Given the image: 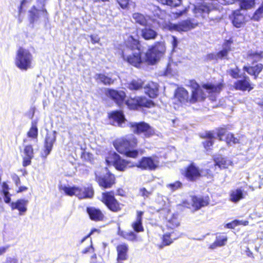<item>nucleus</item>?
Masks as SVG:
<instances>
[{
  "label": "nucleus",
  "mask_w": 263,
  "mask_h": 263,
  "mask_svg": "<svg viewBox=\"0 0 263 263\" xmlns=\"http://www.w3.org/2000/svg\"><path fill=\"white\" fill-rule=\"evenodd\" d=\"M100 201L111 212H121L124 205L116 198L114 191H107L101 193Z\"/></svg>",
  "instance_id": "obj_8"
},
{
  "label": "nucleus",
  "mask_w": 263,
  "mask_h": 263,
  "mask_svg": "<svg viewBox=\"0 0 263 263\" xmlns=\"http://www.w3.org/2000/svg\"><path fill=\"white\" fill-rule=\"evenodd\" d=\"M249 224V221L248 220H239L238 219H235L228 223L225 226V227L228 229H233L236 227L238 226H246Z\"/></svg>",
  "instance_id": "obj_44"
},
{
  "label": "nucleus",
  "mask_w": 263,
  "mask_h": 263,
  "mask_svg": "<svg viewBox=\"0 0 263 263\" xmlns=\"http://www.w3.org/2000/svg\"><path fill=\"white\" fill-rule=\"evenodd\" d=\"M199 137L202 139H206L202 142V144L205 151H211L214 144L215 136L213 131H206L204 133L200 134Z\"/></svg>",
  "instance_id": "obj_22"
},
{
  "label": "nucleus",
  "mask_w": 263,
  "mask_h": 263,
  "mask_svg": "<svg viewBox=\"0 0 263 263\" xmlns=\"http://www.w3.org/2000/svg\"><path fill=\"white\" fill-rule=\"evenodd\" d=\"M132 17L133 19L135 20L136 23L145 27L148 25V16H145L144 15L140 13L135 12L133 14Z\"/></svg>",
  "instance_id": "obj_37"
},
{
  "label": "nucleus",
  "mask_w": 263,
  "mask_h": 263,
  "mask_svg": "<svg viewBox=\"0 0 263 263\" xmlns=\"http://www.w3.org/2000/svg\"><path fill=\"white\" fill-rule=\"evenodd\" d=\"M198 25V23L194 19L187 18L177 24H170L167 25V28L171 31L187 32L195 28Z\"/></svg>",
  "instance_id": "obj_11"
},
{
  "label": "nucleus",
  "mask_w": 263,
  "mask_h": 263,
  "mask_svg": "<svg viewBox=\"0 0 263 263\" xmlns=\"http://www.w3.org/2000/svg\"><path fill=\"white\" fill-rule=\"evenodd\" d=\"M240 69L238 67H236L235 68L230 69L229 71V73L230 76L233 78L237 79L240 77L239 75Z\"/></svg>",
  "instance_id": "obj_49"
},
{
  "label": "nucleus",
  "mask_w": 263,
  "mask_h": 263,
  "mask_svg": "<svg viewBox=\"0 0 263 263\" xmlns=\"http://www.w3.org/2000/svg\"><path fill=\"white\" fill-rule=\"evenodd\" d=\"M195 87L192 89L190 97L188 91L183 87H179L175 90L174 99L178 104L181 105L193 104L197 102H203L206 98V94L196 82Z\"/></svg>",
  "instance_id": "obj_5"
},
{
  "label": "nucleus",
  "mask_w": 263,
  "mask_h": 263,
  "mask_svg": "<svg viewBox=\"0 0 263 263\" xmlns=\"http://www.w3.org/2000/svg\"><path fill=\"white\" fill-rule=\"evenodd\" d=\"M125 239L128 241H135L137 240V235L133 231L127 232L126 234V237L125 238Z\"/></svg>",
  "instance_id": "obj_52"
},
{
  "label": "nucleus",
  "mask_w": 263,
  "mask_h": 263,
  "mask_svg": "<svg viewBox=\"0 0 263 263\" xmlns=\"http://www.w3.org/2000/svg\"><path fill=\"white\" fill-rule=\"evenodd\" d=\"M229 18L233 25L237 28L243 27L247 21L245 16L240 12V9L234 10L229 15Z\"/></svg>",
  "instance_id": "obj_18"
},
{
  "label": "nucleus",
  "mask_w": 263,
  "mask_h": 263,
  "mask_svg": "<svg viewBox=\"0 0 263 263\" xmlns=\"http://www.w3.org/2000/svg\"><path fill=\"white\" fill-rule=\"evenodd\" d=\"M233 87L237 90L249 92L253 89L254 85L251 83L248 76H245L242 79L236 81L234 83Z\"/></svg>",
  "instance_id": "obj_17"
},
{
  "label": "nucleus",
  "mask_w": 263,
  "mask_h": 263,
  "mask_svg": "<svg viewBox=\"0 0 263 263\" xmlns=\"http://www.w3.org/2000/svg\"><path fill=\"white\" fill-rule=\"evenodd\" d=\"M252 6L251 3L247 0H242L240 3V9H247Z\"/></svg>",
  "instance_id": "obj_51"
},
{
  "label": "nucleus",
  "mask_w": 263,
  "mask_h": 263,
  "mask_svg": "<svg viewBox=\"0 0 263 263\" xmlns=\"http://www.w3.org/2000/svg\"><path fill=\"white\" fill-rule=\"evenodd\" d=\"M115 50V54L124 62L137 68H140L145 61L149 65H154L160 58L151 48L146 52L145 59L141 42L132 35H129L123 43L119 44Z\"/></svg>",
  "instance_id": "obj_1"
},
{
  "label": "nucleus",
  "mask_w": 263,
  "mask_h": 263,
  "mask_svg": "<svg viewBox=\"0 0 263 263\" xmlns=\"http://www.w3.org/2000/svg\"><path fill=\"white\" fill-rule=\"evenodd\" d=\"M55 141L56 136L55 134L47 133L46 135L44 142V148L41 154L42 158L45 159L50 154L53 148V144Z\"/></svg>",
  "instance_id": "obj_15"
},
{
  "label": "nucleus",
  "mask_w": 263,
  "mask_h": 263,
  "mask_svg": "<svg viewBox=\"0 0 263 263\" xmlns=\"http://www.w3.org/2000/svg\"><path fill=\"white\" fill-rule=\"evenodd\" d=\"M108 118L117 122L119 125H122L126 120L122 110H114L108 114Z\"/></svg>",
  "instance_id": "obj_29"
},
{
  "label": "nucleus",
  "mask_w": 263,
  "mask_h": 263,
  "mask_svg": "<svg viewBox=\"0 0 263 263\" xmlns=\"http://www.w3.org/2000/svg\"><path fill=\"white\" fill-rule=\"evenodd\" d=\"M242 69L249 75L253 76L254 79L256 80L263 70V64L258 63L254 66H243Z\"/></svg>",
  "instance_id": "obj_26"
},
{
  "label": "nucleus",
  "mask_w": 263,
  "mask_h": 263,
  "mask_svg": "<svg viewBox=\"0 0 263 263\" xmlns=\"http://www.w3.org/2000/svg\"><path fill=\"white\" fill-rule=\"evenodd\" d=\"M157 34L155 30L146 26L141 30V36L145 40H154L157 37Z\"/></svg>",
  "instance_id": "obj_35"
},
{
  "label": "nucleus",
  "mask_w": 263,
  "mask_h": 263,
  "mask_svg": "<svg viewBox=\"0 0 263 263\" xmlns=\"http://www.w3.org/2000/svg\"><path fill=\"white\" fill-rule=\"evenodd\" d=\"M144 93L149 98L155 99L159 96V85L153 81H149L146 85H144Z\"/></svg>",
  "instance_id": "obj_23"
},
{
  "label": "nucleus",
  "mask_w": 263,
  "mask_h": 263,
  "mask_svg": "<svg viewBox=\"0 0 263 263\" xmlns=\"http://www.w3.org/2000/svg\"><path fill=\"white\" fill-rule=\"evenodd\" d=\"M215 162L214 166H217L220 170L226 169L229 165V162L227 158L219 156L213 159Z\"/></svg>",
  "instance_id": "obj_38"
},
{
  "label": "nucleus",
  "mask_w": 263,
  "mask_h": 263,
  "mask_svg": "<svg viewBox=\"0 0 263 263\" xmlns=\"http://www.w3.org/2000/svg\"><path fill=\"white\" fill-rule=\"evenodd\" d=\"M94 252V248L92 245H90L83 250L81 252L82 254H85L88 253H93Z\"/></svg>",
  "instance_id": "obj_60"
},
{
  "label": "nucleus",
  "mask_w": 263,
  "mask_h": 263,
  "mask_svg": "<svg viewBox=\"0 0 263 263\" xmlns=\"http://www.w3.org/2000/svg\"><path fill=\"white\" fill-rule=\"evenodd\" d=\"M229 127L228 125H222L216 128L217 136L219 141H223V137H226L228 134Z\"/></svg>",
  "instance_id": "obj_43"
},
{
  "label": "nucleus",
  "mask_w": 263,
  "mask_h": 263,
  "mask_svg": "<svg viewBox=\"0 0 263 263\" xmlns=\"http://www.w3.org/2000/svg\"><path fill=\"white\" fill-rule=\"evenodd\" d=\"M59 190L63 191L67 196H75L79 199H91L95 195V190L91 184L81 187L78 186H61Z\"/></svg>",
  "instance_id": "obj_6"
},
{
  "label": "nucleus",
  "mask_w": 263,
  "mask_h": 263,
  "mask_svg": "<svg viewBox=\"0 0 263 263\" xmlns=\"http://www.w3.org/2000/svg\"><path fill=\"white\" fill-rule=\"evenodd\" d=\"M178 43V42L177 37L175 36H172V44L173 50H175V49L177 47Z\"/></svg>",
  "instance_id": "obj_64"
},
{
  "label": "nucleus",
  "mask_w": 263,
  "mask_h": 263,
  "mask_svg": "<svg viewBox=\"0 0 263 263\" xmlns=\"http://www.w3.org/2000/svg\"><path fill=\"white\" fill-rule=\"evenodd\" d=\"M81 149L83 151L81 153L80 157L81 159L85 162H91L93 160V157L92 153L86 152V148Z\"/></svg>",
  "instance_id": "obj_47"
},
{
  "label": "nucleus",
  "mask_w": 263,
  "mask_h": 263,
  "mask_svg": "<svg viewBox=\"0 0 263 263\" xmlns=\"http://www.w3.org/2000/svg\"><path fill=\"white\" fill-rule=\"evenodd\" d=\"M105 95L119 106L125 103L130 110L149 109L156 106L154 101L143 96L129 97L125 100L126 95L123 90L107 88L106 90Z\"/></svg>",
  "instance_id": "obj_3"
},
{
  "label": "nucleus",
  "mask_w": 263,
  "mask_h": 263,
  "mask_svg": "<svg viewBox=\"0 0 263 263\" xmlns=\"http://www.w3.org/2000/svg\"><path fill=\"white\" fill-rule=\"evenodd\" d=\"M129 0H116L117 3L123 9H127L129 6Z\"/></svg>",
  "instance_id": "obj_50"
},
{
  "label": "nucleus",
  "mask_w": 263,
  "mask_h": 263,
  "mask_svg": "<svg viewBox=\"0 0 263 263\" xmlns=\"http://www.w3.org/2000/svg\"><path fill=\"white\" fill-rule=\"evenodd\" d=\"M11 178L16 186L21 184V180L18 176L16 174L11 175Z\"/></svg>",
  "instance_id": "obj_61"
},
{
  "label": "nucleus",
  "mask_w": 263,
  "mask_h": 263,
  "mask_svg": "<svg viewBox=\"0 0 263 263\" xmlns=\"http://www.w3.org/2000/svg\"><path fill=\"white\" fill-rule=\"evenodd\" d=\"M138 139L134 134H128L116 139L112 142L115 149L120 154L130 158L137 159L143 154L142 149H138Z\"/></svg>",
  "instance_id": "obj_4"
},
{
  "label": "nucleus",
  "mask_w": 263,
  "mask_h": 263,
  "mask_svg": "<svg viewBox=\"0 0 263 263\" xmlns=\"http://www.w3.org/2000/svg\"><path fill=\"white\" fill-rule=\"evenodd\" d=\"M181 174L189 182H196L202 176V170L194 162H191L182 170Z\"/></svg>",
  "instance_id": "obj_10"
},
{
  "label": "nucleus",
  "mask_w": 263,
  "mask_h": 263,
  "mask_svg": "<svg viewBox=\"0 0 263 263\" xmlns=\"http://www.w3.org/2000/svg\"><path fill=\"white\" fill-rule=\"evenodd\" d=\"M213 60H217V54L214 53H210L206 55L205 57V60L206 61H210Z\"/></svg>",
  "instance_id": "obj_56"
},
{
  "label": "nucleus",
  "mask_w": 263,
  "mask_h": 263,
  "mask_svg": "<svg viewBox=\"0 0 263 263\" xmlns=\"http://www.w3.org/2000/svg\"><path fill=\"white\" fill-rule=\"evenodd\" d=\"M140 193L141 195L144 198H148L152 194V191H148L145 187H142L140 189Z\"/></svg>",
  "instance_id": "obj_54"
},
{
  "label": "nucleus",
  "mask_w": 263,
  "mask_h": 263,
  "mask_svg": "<svg viewBox=\"0 0 263 263\" xmlns=\"http://www.w3.org/2000/svg\"><path fill=\"white\" fill-rule=\"evenodd\" d=\"M33 55L28 49L20 47L16 52L15 65L20 70L26 71L32 68Z\"/></svg>",
  "instance_id": "obj_7"
},
{
  "label": "nucleus",
  "mask_w": 263,
  "mask_h": 263,
  "mask_svg": "<svg viewBox=\"0 0 263 263\" xmlns=\"http://www.w3.org/2000/svg\"><path fill=\"white\" fill-rule=\"evenodd\" d=\"M210 203L209 195L198 196L193 195L191 196V205L194 211H197L202 208L208 206Z\"/></svg>",
  "instance_id": "obj_14"
},
{
  "label": "nucleus",
  "mask_w": 263,
  "mask_h": 263,
  "mask_svg": "<svg viewBox=\"0 0 263 263\" xmlns=\"http://www.w3.org/2000/svg\"><path fill=\"white\" fill-rule=\"evenodd\" d=\"M116 195L121 197H126V192L123 188L119 187L116 190Z\"/></svg>",
  "instance_id": "obj_58"
},
{
  "label": "nucleus",
  "mask_w": 263,
  "mask_h": 263,
  "mask_svg": "<svg viewBox=\"0 0 263 263\" xmlns=\"http://www.w3.org/2000/svg\"><path fill=\"white\" fill-rule=\"evenodd\" d=\"M223 141L229 145H234L240 143V140L237 137H235V135L232 133H228L226 136L224 137Z\"/></svg>",
  "instance_id": "obj_42"
},
{
  "label": "nucleus",
  "mask_w": 263,
  "mask_h": 263,
  "mask_svg": "<svg viewBox=\"0 0 263 263\" xmlns=\"http://www.w3.org/2000/svg\"><path fill=\"white\" fill-rule=\"evenodd\" d=\"M89 37L90 38L91 43L93 44L98 43H99V42L100 41V38L97 35H95L93 34H91L89 36Z\"/></svg>",
  "instance_id": "obj_62"
},
{
  "label": "nucleus",
  "mask_w": 263,
  "mask_h": 263,
  "mask_svg": "<svg viewBox=\"0 0 263 263\" xmlns=\"http://www.w3.org/2000/svg\"><path fill=\"white\" fill-rule=\"evenodd\" d=\"M86 211L89 219L93 221H102L105 219V215L102 210L95 206H87Z\"/></svg>",
  "instance_id": "obj_21"
},
{
  "label": "nucleus",
  "mask_w": 263,
  "mask_h": 263,
  "mask_svg": "<svg viewBox=\"0 0 263 263\" xmlns=\"http://www.w3.org/2000/svg\"><path fill=\"white\" fill-rule=\"evenodd\" d=\"M228 240V237L226 236H219L216 237L215 240L211 243L209 248L211 249H215L217 247H220L226 245Z\"/></svg>",
  "instance_id": "obj_39"
},
{
  "label": "nucleus",
  "mask_w": 263,
  "mask_h": 263,
  "mask_svg": "<svg viewBox=\"0 0 263 263\" xmlns=\"http://www.w3.org/2000/svg\"><path fill=\"white\" fill-rule=\"evenodd\" d=\"M263 17V2L260 4L258 9L253 15V18L255 21H259Z\"/></svg>",
  "instance_id": "obj_48"
},
{
  "label": "nucleus",
  "mask_w": 263,
  "mask_h": 263,
  "mask_svg": "<svg viewBox=\"0 0 263 263\" xmlns=\"http://www.w3.org/2000/svg\"><path fill=\"white\" fill-rule=\"evenodd\" d=\"M95 79L98 84L109 86L115 82V80L104 73H100L95 74Z\"/></svg>",
  "instance_id": "obj_32"
},
{
  "label": "nucleus",
  "mask_w": 263,
  "mask_h": 263,
  "mask_svg": "<svg viewBox=\"0 0 263 263\" xmlns=\"http://www.w3.org/2000/svg\"><path fill=\"white\" fill-rule=\"evenodd\" d=\"M247 58L248 60H251V63L253 64L255 63L261 61L263 59V51H249L247 54Z\"/></svg>",
  "instance_id": "obj_34"
},
{
  "label": "nucleus",
  "mask_w": 263,
  "mask_h": 263,
  "mask_svg": "<svg viewBox=\"0 0 263 263\" xmlns=\"http://www.w3.org/2000/svg\"><path fill=\"white\" fill-rule=\"evenodd\" d=\"M95 181L99 186L103 189H111L116 183V177L115 175L109 171L103 175H96Z\"/></svg>",
  "instance_id": "obj_12"
},
{
  "label": "nucleus",
  "mask_w": 263,
  "mask_h": 263,
  "mask_svg": "<svg viewBox=\"0 0 263 263\" xmlns=\"http://www.w3.org/2000/svg\"><path fill=\"white\" fill-rule=\"evenodd\" d=\"M180 226V222L177 217L173 215L171 218L167 220L165 226V229L167 231H177L176 228Z\"/></svg>",
  "instance_id": "obj_36"
},
{
  "label": "nucleus",
  "mask_w": 263,
  "mask_h": 263,
  "mask_svg": "<svg viewBox=\"0 0 263 263\" xmlns=\"http://www.w3.org/2000/svg\"><path fill=\"white\" fill-rule=\"evenodd\" d=\"M144 82L140 79H133L127 84V88L133 91L140 90L143 88Z\"/></svg>",
  "instance_id": "obj_31"
},
{
  "label": "nucleus",
  "mask_w": 263,
  "mask_h": 263,
  "mask_svg": "<svg viewBox=\"0 0 263 263\" xmlns=\"http://www.w3.org/2000/svg\"><path fill=\"white\" fill-rule=\"evenodd\" d=\"M4 195V200L6 203H10L11 202V194L9 192L5 193H2Z\"/></svg>",
  "instance_id": "obj_57"
},
{
  "label": "nucleus",
  "mask_w": 263,
  "mask_h": 263,
  "mask_svg": "<svg viewBox=\"0 0 263 263\" xmlns=\"http://www.w3.org/2000/svg\"><path fill=\"white\" fill-rule=\"evenodd\" d=\"M107 165H112L116 170L124 172L127 169L136 167L142 171H154L157 168L159 161L151 156L141 157L137 163L122 158L115 152H109L105 157Z\"/></svg>",
  "instance_id": "obj_2"
},
{
  "label": "nucleus",
  "mask_w": 263,
  "mask_h": 263,
  "mask_svg": "<svg viewBox=\"0 0 263 263\" xmlns=\"http://www.w3.org/2000/svg\"><path fill=\"white\" fill-rule=\"evenodd\" d=\"M27 136L32 140L37 141L38 128L36 122H32L31 123V126L27 133Z\"/></svg>",
  "instance_id": "obj_40"
},
{
  "label": "nucleus",
  "mask_w": 263,
  "mask_h": 263,
  "mask_svg": "<svg viewBox=\"0 0 263 263\" xmlns=\"http://www.w3.org/2000/svg\"><path fill=\"white\" fill-rule=\"evenodd\" d=\"M40 3L42 6L41 9H38L35 6L33 5L28 11L29 22L32 25H33L35 22L39 20L40 14L43 15L46 18H48V14L45 8V0H42Z\"/></svg>",
  "instance_id": "obj_13"
},
{
  "label": "nucleus",
  "mask_w": 263,
  "mask_h": 263,
  "mask_svg": "<svg viewBox=\"0 0 263 263\" xmlns=\"http://www.w3.org/2000/svg\"><path fill=\"white\" fill-rule=\"evenodd\" d=\"M193 11L195 14L204 17L210 12L211 8L210 4L204 2L199 3L194 6Z\"/></svg>",
  "instance_id": "obj_25"
},
{
  "label": "nucleus",
  "mask_w": 263,
  "mask_h": 263,
  "mask_svg": "<svg viewBox=\"0 0 263 263\" xmlns=\"http://www.w3.org/2000/svg\"><path fill=\"white\" fill-rule=\"evenodd\" d=\"M28 200L25 199H19L15 202L10 203V206L12 210H17L19 215H24L27 210Z\"/></svg>",
  "instance_id": "obj_24"
},
{
  "label": "nucleus",
  "mask_w": 263,
  "mask_h": 263,
  "mask_svg": "<svg viewBox=\"0 0 263 263\" xmlns=\"http://www.w3.org/2000/svg\"><path fill=\"white\" fill-rule=\"evenodd\" d=\"M214 167V166H211L210 168H207L204 170V176L206 177L207 178H212L214 176V174L213 171L211 170V168H213Z\"/></svg>",
  "instance_id": "obj_53"
},
{
  "label": "nucleus",
  "mask_w": 263,
  "mask_h": 263,
  "mask_svg": "<svg viewBox=\"0 0 263 263\" xmlns=\"http://www.w3.org/2000/svg\"><path fill=\"white\" fill-rule=\"evenodd\" d=\"M172 72V69L171 68V64L170 63H168L163 71V75L167 76L168 74H171Z\"/></svg>",
  "instance_id": "obj_59"
},
{
  "label": "nucleus",
  "mask_w": 263,
  "mask_h": 263,
  "mask_svg": "<svg viewBox=\"0 0 263 263\" xmlns=\"http://www.w3.org/2000/svg\"><path fill=\"white\" fill-rule=\"evenodd\" d=\"M128 245L126 243L119 244L116 247L117 260H125L128 259Z\"/></svg>",
  "instance_id": "obj_27"
},
{
  "label": "nucleus",
  "mask_w": 263,
  "mask_h": 263,
  "mask_svg": "<svg viewBox=\"0 0 263 263\" xmlns=\"http://www.w3.org/2000/svg\"><path fill=\"white\" fill-rule=\"evenodd\" d=\"M28 1L27 0H21L20 2V5L18 8V15H20L22 13L25 11L24 9V5L27 3Z\"/></svg>",
  "instance_id": "obj_55"
},
{
  "label": "nucleus",
  "mask_w": 263,
  "mask_h": 263,
  "mask_svg": "<svg viewBox=\"0 0 263 263\" xmlns=\"http://www.w3.org/2000/svg\"><path fill=\"white\" fill-rule=\"evenodd\" d=\"M22 153V165L26 167L31 165L32 160L34 157V149L31 144H26L24 145Z\"/></svg>",
  "instance_id": "obj_16"
},
{
  "label": "nucleus",
  "mask_w": 263,
  "mask_h": 263,
  "mask_svg": "<svg viewBox=\"0 0 263 263\" xmlns=\"http://www.w3.org/2000/svg\"><path fill=\"white\" fill-rule=\"evenodd\" d=\"M128 126L134 134L142 135L144 138H149L156 134L154 128L144 121L131 122Z\"/></svg>",
  "instance_id": "obj_9"
},
{
  "label": "nucleus",
  "mask_w": 263,
  "mask_h": 263,
  "mask_svg": "<svg viewBox=\"0 0 263 263\" xmlns=\"http://www.w3.org/2000/svg\"><path fill=\"white\" fill-rule=\"evenodd\" d=\"M166 186L171 192H173L181 189L183 187V184L180 181L177 180L174 182L166 184Z\"/></svg>",
  "instance_id": "obj_46"
},
{
  "label": "nucleus",
  "mask_w": 263,
  "mask_h": 263,
  "mask_svg": "<svg viewBox=\"0 0 263 263\" xmlns=\"http://www.w3.org/2000/svg\"><path fill=\"white\" fill-rule=\"evenodd\" d=\"M143 213L142 211H137L136 220L132 222L131 224L133 229L136 233L143 232L144 231L142 224V216Z\"/></svg>",
  "instance_id": "obj_28"
},
{
  "label": "nucleus",
  "mask_w": 263,
  "mask_h": 263,
  "mask_svg": "<svg viewBox=\"0 0 263 263\" xmlns=\"http://www.w3.org/2000/svg\"><path fill=\"white\" fill-rule=\"evenodd\" d=\"M232 41L231 40H226L223 44V49L216 53L218 59L222 60L223 59H228L227 57L229 53L231 51V44Z\"/></svg>",
  "instance_id": "obj_30"
},
{
  "label": "nucleus",
  "mask_w": 263,
  "mask_h": 263,
  "mask_svg": "<svg viewBox=\"0 0 263 263\" xmlns=\"http://www.w3.org/2000/svg\"><path fill=\"white\" fill-rule=\"evenodd\" d=\"M152 48L156 52V53L161 58L165 53L166 51V47L163 42H157L155 45Z\"/></svg>",
  "instance_id": "obj_41"
},
{
  "label": "nucleus",
  "mask_w": 263,
  "mask_h": 263,
  "mask_svg": "<svg viewBox=\"0 0 263 263\" xmlns=\"http://www.w3.org/2000/svg\"><path fill=\"white\" fill-rule=\"evenodd\" d=\"M162 5H166L171 7H176L181 4V0H156Z\"/></svg>",
  "instance_id": "obj_45"
},
{
  "label": "nucleus",
  "mask_w": 263,
  "mask_h": 263,
  "mask_svg": "<svg viewBox=\"0 0 263 263\" xmlns=\"http://www.w3.org/2000/svg\"><path fill=\"white\" fill-rule=\"evenodd\" d=\"M2 193H5L8 192L9 190V187L8 185L6 182H3L2 185Z\"/></svg>",
  "instance_id": "obj_63"
},
{
  "label": "nucleus",
  "mask_w": 263,
  "mask_h": 263,
  "mask_svg": "<svg viewBox=\"0 0 263 263\" xmlns=\"http://www.w3.org/2000/svg\"><path fill=\"white\" fill-rule=\"evenodd\" d=\"M244 198L243 191L239 188L232 190L230 193L229 200L234 203H237Z\"/></svg>",
  "instance_id": "obj_33"
},
{
  "label": "nucleus",
  "mask_w": 263,
  "mask_h": 263,
  "mask_svg": "<svg viewBox=\"0 0 263 263\" xmlns=\"http://www.w3.org/2000/svg\"><path fill=\"white\" fill-rule=\"evenodd\" d=\"M181 235V234L178 231H167L162 236L160 248H162L163 247L170 246L174 242V240L177 239Z\"/></svg>",
  "instance_id": "obj_20"
},
{
  "label": "nucleus",
  "mask_w": 263,
  "mask_h": 263,
  "mask_svg": "<svg viewBox=\"0 0 263 263\" xmlns=\"http://www.w3.org/2000/svg\"><path fill=\"white\" fill-rule=\"evenodd\" d=\"M225 86L224 80L221 79L220 81L216 84L212 83H206L202 84L201 87L207 90L209 94L218 95L223 90Z\"/></svg>",
  "instance_id": "obj_19"
}]
</instances>
